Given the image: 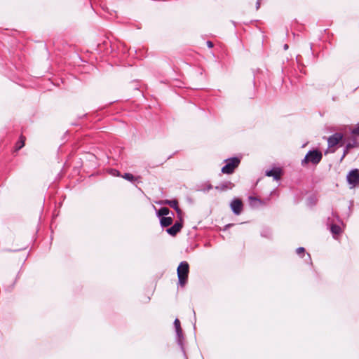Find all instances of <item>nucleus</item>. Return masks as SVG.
<instances>
[{
	"label": "nucleus",
	"mask_w": 359,
	"mask_h": 359,
	"mask_svg": "<svg viewBox=\"0 0 359 359\" xmlns=\"http://www.w3.org/2000/svg\"><path fill=\"white\" fill-rule=\"evenodd\" d=\"M170 208H173L175 210H177V208H179L178 205V201L177 199H172L171 200V203L169 205Z\"/></svg>",
	"instance_id": "obj_19"
},
{
	"label": "nucleus",
	"mask_w": 359,
	"mask_h": 359,
	"mask_svg": "<svg viewBox=\"0 0 359 359\" xmlns=\"http://www.w3.org/2000/svg\"><path fill=\"white\" fill-rule=\"evenodd\" d=\"M250 205L252 208H257L261 204V201L256 197L250 196L248 198Z\"/></svg>",
	"instance_id": "obj_15"
},
{
	"label": "nucleus",
	"mask_w": 359,
	"mask_h": 359,
	"mask_svg": "<svg viewBox=\"0 0 359 359\" xmlns=\"http://www.w3.org/2000/svg\"><path fill=\"white\" fill-rule=\"evenodd\" d=\"M226 165L222 167V172L226 174L232 173L238 166L241 161L238 157H233L225 160Z\"/></svg>",
	"instance_id": "obj_4"
},
{
	"label": "nucleus",
	"mask_w": 359,
	"mask_h": 359,
	"mask_svg": "<svg viewBox=\"0 0 359 359\" xmlns=\"http://www.w3.org/2000/svg\"><path fill=\"white\" fill-rule=\"evenodd\" d=\"M349 152V150H346V149L344 148L343 155L341 158V160H342Z\"/></svg>",
	"instance_id": "obj_24"
},
{
	"label": "nucleus",
	"mask_w": 359,
	"mask_h": 359,
	"mask_svg": "<svg viewBox=\"0 0 359 359\" xmlns=\"http://www.w3.org/2000/svg\"><path fill=\"white\" fill-rule=\"evenodd\" d=\"M174 326L175 328V332L177 336V342L178 345L181 347V348L183 350V342L182 340L184 339L183 334H182V330L181 328L180 322L178 318H176L174 321Z\"/></svg>",
	"instance_id": "obj_7"
},
{
	"label": "nucleus",
	"mask_w": 359,
	"mask_h": 359,
	"mask_svg": "<svg viewBox=\"0 0 359 359\" xmlns=\"http://www.w3.org/2000/svg\"><path fill=\"white\" fill-rule=\"evenodd\" d=\"M330 231L333 234L338 235L341 232V227L334 224H330Z\"/></svg>",
	"instance_id": "obj_16"
},
{
	"label": "nucleus",
	"mask_w": 359,
	"mask_h": 359,
	"mask_svg": "<svg viewBox=\"0 0 359 359\" xmlns=\"http://www.w3.org/2000/svg\"><path fill=\"white\" fill-rule=\"evenodd\" d=\"M206 43L208 48H212L214 46L213 43L210 41H207Z\"/></svg>",
	"instance_id": "obj_26"
},
{
	"label": "nucleus",
	"mask_w": 359,
	"mask_h": 359,
	"mask_svg": "<svg viewBox=\"0 0 359 359\" xmlns=\"http://www.w3.org/2000/svg\"><path fill=\"white\" fill-rule=\"evenodd\" d=\"M170 212L171 213L172 216H174V214L173 212H170V210L166 208V207H163V208H160L157 212H156V215L158 217H166L167 215H168L170 214Z\"/></svg>",
	"instance_id": "obj_13"
},
{
	"label": "nucleus",
	"mask_w": 359,
	"mask_h": 359,
	"mask_svg": "<svg viewBox=\"0 0 359 359\" xmlns=\"http://www.w3.org/2000/svg\"><path fill=\"white\" fill-rule=\"evenodd\" d=\"M215 189H219V187L217 186V187H215Z\"/></svg>",
	"instance_id": "obj_31"
},
{
	"label": "nucleus",
	"mask_w": 359,
	"mask_h": 359,
	"mask_svg": "<svg viewBox=\"0 0 359 359\" xmlns=\"http://www.w3.org/2000/svg\"><path fill=\"white\" fill-rule=\"evenodd\" d=\"M317 201V198L314 195H312L307 198V205L309 207H313L316 205Z\"/></svg>",
	"instance_id": "obj_17"
},
{
	"label": "nucleus",
	"mask_w": 359,
	"mask_h": 359,
	"mask_svg": "<svg viewBox=\"0 0 359 359\" xmlns=\"http://www.w3.org/2000/svg\"><path fill=\"white\" fill-rule=\"evenodd\" d=\"M228 188L226 185L223 184L222 187L220 188V190H225Z\"/></svg>",
	"instance_id": "obj_27"
},
{
	"label": "nucleus",
	"mask_w": 359,
	"mask_h": 359,
	"mask_svg": "<svg viewBox=\"0 0 359 359\" xmlns=\"http://www.w3.org/2000/svg\"><path fill=\"white\" fill-rule=\"evenodd\" d=\"M25 137L23 135L20 137L19 140L16 142L15 146V151H18L25 146Z\"/></svg>",
	"instance_id": "obj_14"
},
{
	"label": "nucleus",
	"mask_w": 359,
	"mask_h": 359,
	"mask_svg": "<svg viewBox=\"0 0 359 359\" xmlns=\"http://www.w3.org/2000/svg\"><path fill=\"white\" fill-rule=\"evenodd\" d=\"M284 171L280 167L273 166L271 169L265 170V176L273 177V180H281Z\"/></svg>",
	"instance_id": "obj_5"
},
{
	"label": "nucleus",
	"mask_w": 359,
	"mask_h": 359,
	"mask_svg": "<svg viewBox=\"0 0 359 359\" xmlns=\"http://www.w3.org/2000/svg\"><path fill=\"white\" fill-rule=\"evenodd\" d=\"M211 189H212V186L210 184V183H206L203 187H199L196 190L197 191H203L204 193H206L208 192L209 190H210Z\"/></svg>",
	"instance_id": "obj_18"
},
{
	"label": "nucleus",
	"mask_w": 359,
	"mask_h": 359,
	"mask_svg": "<svg viewBox=\"0 0 359 359\" xmlns=\"http://www.w3.org/2000/svg\"><path fill=\"white\" fill-rule=\"evenodd\" d=\"M262 0H257L256 2V10H258L260 8Z\"/></svg>",
	"instance_id": "obj_25"
},
{
	"label": "nucleus",
	"mask_w": 359,
	"mask_h": 359,
	"mask_svg": "<svg viewBox=\"0 0 359 359\" xmlns=\"http://www.w3.org/2000/svg\"><path fill=\"white\" fill-rule=\"evenodd\" d=\"M170 203H171V200H167V199L161 200V201L156 202L157 204L161 205H170Z\"/></svg>",
	"instance_id": "obj_21"
},
{
	"label": "nucleus",
	"mask_w": 359,
	"mask_h": 359,
	"mask_svg": "<svg viewBox=\"0 0 359 359\" xmlns=\"http://www.w3.org/2000/svg\"><path fill=\"white\" fill-rule=\"evenodd\" d=\"M172 217L171 216L162 217L160 219V224L162 227H168L172 224Z\"/></svg>",
	"instance_id": "obj_12"
},
{
	"label": "nucleus",
	"mask_w": 359,
	"mask_h": 359,
	"mask_svg": "<svg viewBox=\"0 0 359 359\" xmlns=\"http://www.w3.org/2000/svg\"><path fill=\"white\" fill-rule=\"evenodd\" d=\"M176 212H177V217H179L180 219V221L179 222H182V215H183V212L182 210L178 208H177V210H175Z\"/></svg>",
	"instance_id": "obj_22"
},
{
	"label": "nucleus",
	"mask_w": 359,
	"mask_h": 359,
	"mask_svg": "<svg viewBox=\"0 0 359 359\" xmlns=\"http://www.w3.org/2000/svg\"><path fill=\"white\" fill-rule=\"evenodd\" d=\"M107 172L110 174L112 177H122L125 180H138L137 178H135L134 175L131 173H125L123 175H121L120 172L116 169L110 168L107 169Z\"/></svg>",
	"instance_id": "obj_8"
},
{
	"label": "nucleus",
	"mask_w": 359,
	"mask_h": 359,
	"mask_svg": "<svg viewBox=\"0 0 359 359\" xmlns=\"http://www.w3.org/2000/svg\"><path fill=\"white\" fill-rule=\"evenodd\" d=\"M323 158L322 152L316 149L310 150L307 152L304 158L302 160L301 164L302 166L311 163L313 165L318 164Z\"/></svg>",
	"instance_id": "obj_1"
},
{
	"label": "nucleus",
	"mask_w": 359,
	"mask_h": 359,
	"mask_svg": "<svg viewBox=\"0 0 359 359\" xmlns=\"http://www.w3.org/2000/svg\"><path fill=\"white\" fill-rule=\"evenodd\" d=\"M345 141H347V144L345 147L346 150H350L353 148L359 147V129L358 130H351V134L348 137L344 139Z\"/></svg>",
	"instance_id": "obj_3"
},
{
	"label": "nucleus",
	"mask_w": 359,
	"mask_h": 359,
	"mask_svg": "<svg viewBox=\"0 0 359 359\" xmlns=\"http://www.w3.org/2000/svg\"><path fill=\"white\" fill-rule=\"evenodd\" d=\"M182 222H175V223L170 228L166 229V232L172 236H175L178 232H180L182 228Z\"/></svg>",
	"instance_id": "obj_10"
},
{
	"label": "nucleus",
	"mask_w": 359,
	"mask_h": 359,
	"mask_svg": "<svg viewBox=\"0 0 359 359\" xmlns=\"http://www.w3.org/2000/svg\"><path fill=\"white\" fill-rule=\"evenodd\" d=\"M307 256H308L309 259L311 260V256H310V255H309V254H307Z\"/></svg>",
	"instance_id": "obj_30"
},
{
	"label": "nucleus",
	"mask_w": 359,
	"mask_h": 359,
	"mask_svg": "<svg viewBox=\"0 0 359 359\" xmlns=\"http://www.w3.org/2000/svg\"><path fill=\"white\" fill-rule=\"evenodd\" d=\"M347 182L350 189L359 186V181H347Z\"/></svg>",
	"instance_id": "obj_20"
},
{
	"label": "nucleus",
	"mask_w": 359,
	"mask_h": 359,
	"mask_svg": "<svg viewBox=\"0 0 359 359\" xmlns=\"http://www.w3.org/2000/svg\"><path fill=\"white\" fill-rule=\"evenodd\" d=\"M296 252L299 255H301L302 254L304 255L305 249L303 247L297 248V250H296Z\"/></svg>",
	"instance_id": "obj_23"
},
{
	"label": "nucleus",
	"mask_w": 359,
	"mask_h": 359,
	"mask_svg": "<svg viewBox=\"0 0 359 359\" xmlns=\"http://www.w3.org/2000/svg\"><path fill=\"white\" fill-rule=\"evenodd\" d=\"M332 215H333L334 217H335L338 221H339V216H338V215H335L333 212H332Z\"/></svg>",
	"instance_id": "obj_29"
},
{
	"label": "nucleus",
	"mask_w": 359,
	"mask_h": 359,
	"mask_svg": "<svg viewBox=\"0 0 359 359\" xmlns=\"http://www.w3.org/2000/svg\"><path fill=\"white\" fill-rule=\"evenodd\" d=\"M177 273L179 284L182 287H184L187 282L189 273V265L188 262L186 261L181 262L177 267Z\"/></svg>",
	"instance_id": "obj_2"
},
{
	"label": "nucleus",
	"mask_w": 359,
	"mask_h": 359,
	"mask_svg": "<svg viewBox=\"0 0 359 359\" xmlns=\"http://www.w3.org/2000/svg\"><path fill=\"white\" fill-rule=\"evenodd\" d=\"M288 48H289V46H288L287 44H285V45L283 46V49H284L285 50H287L288 49Z\"/></svg>",
	"instance_id": "obj_28"
},
{
	"label": "nucleus",
	"mask_w": 359,
	"mask_h": 359,
	"mask_svg": "<svg viewBox=\"0 0 359 359\" xmlns=\"http://www.w3.org/2000/svg\"><path fill=\"white\" fill-rule=\"evenodd\" d=\"M346 180H359V169L354 168L350 170L346 176Z\"/></svg>",
	"instance_id": "obj_11"
},
{
	"label": "nucleus",
	"mask_w": 359,
	"mask_h": 359,
	"mask_svg": "<svg viewBox=\"0 0 359 359\" xmlns=\"http://www.w3.org/2000/svg\"><path fill=\"white\" fill-rule=\"evenodd\" d=\"M343 134L340 133H335L327 138L328 147H333L335 145L341 143V145L344 143Z\"/></svg>",
	"instance_id": "obj_6"
},
{
	"label": "nucleus",
	"mask_w": 359,
	"mask_h": 359,
	"mask_svg": "<svg viewBox=\"0 0 359 359\" xmlns=\"http://www.w3.org/2000/svg\"><path fill=\"white\" fill-rule=\"evenodd\" d=\"M231 208L235 215H240L243 208L242 201L240 199L233 200L231 203Z\"/></svg>",
	"instance_id": "obj_9"
}]
</instances>
